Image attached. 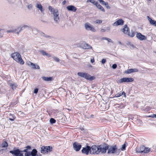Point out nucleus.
Returning a JSON list of instances; mask_svg holds the SVG:
<instances>
[{"label":"nucleus","instance_id":"nucleus-1","mask_svg":"<svg viewBox=\"0 0 156 156\" xmlns=\"http://www.w3.org/2000/svg\"><path fill=\"white\" fill-rule=\"evenodd\" d=\"M25 149L23 151L19 149H15L14 148L13 150L9 151V153L11 154L13 156H24L23 152H25L24 156H32L31 151H28L31 149V147L29 145L26 146Z\"/></svg>","mask_w":156,"mask_h":156},{"label":"nucleus","instance_id":"nucleus-2","mask_svg":"<svg viewBox=\"0 0 156 156\" xmlns=\"http://www.w3.org/2000/svg\"><path fill=\"white\" fill-rule=\"evenodd\" d=\"M106 149L104 148V145H94L90 147V154H98L100 153L102 154L106 153Z\"/></svg>","mask_w":156,"mask_h":156},{"label":"nucleus","instance_id":"nucleus-3","mask_svg":"<svg viewBox=\"0 0 156 156\" xmlns=\"http://www.w3.org/2000/svg\"><path fill=\"white\" fill-rule=\"evenodd\" d=\"M106 148V151L108 150L107 154H108L115 153L118 149L117 147L115 145L110 146L108 144H106L104 145V148Z\"/></svg>","mask_w":156,"mask_h":156},{"label":"nucleus","instance_id":"nucleus-4","mask_svg":"<svg viewBox=\"0 0 156 156\" xmlns=\"http://www.w3.org/2000/svg\"><path fill=\"white\" fill-rule=\"evenodd\" d=\"M12 57L17 62L23 65L24 62L21 58V55L18 52H15L11 54Z\"/></svg>","mask_w":156,"mask_h":156},{"label":"nucleus","instance_id":"nucleus-5","mask_svg":"<svg viewBox=\"0 0 156 156\" xmlns=\"http://www.w3.org/2000/svg\"><path fill=\"white\" fill-rule=\"evenodd\" d=\"M79 76L84 78L85 79L89 80H92L95 79L94 76H91L89 74L86 73L79 72L77 73Z\"/></svg>","mask_w":156,"mask_h":156},{"label":"nucleus","instance_id":"nucleus-6","mask_svg":"<svg viewBox=\"0 0 156 156\" xmlns=\"http://www.w3.org/2000/svg\"><path fill=\"white\" fill-rule=\"evenodd\" d=\"M41 153L46 154L51 152L52 150V147L51 146H43L41 148Z\"/></svg>","mask_w":156,"mask_h":156},{"label":"nucleus","instance_id":"nucleus-7","mask_svg":"<svg viewBox=\"0 0 156 156\" xmlns=\"http://www.w3.org/2000/svg\"><path fill=\"white\" fill-rule=\"evenodd\" d=\"M134 80V79L133 78L128 77V78H121L117 82L118 83H122L126 82H133Z\"/></svg>","mask_w":156,"mask_h":156},{"label":"nucleus","instance_id":"nucleus-8","mask_svg":"<svg viewBox=\"0 0 156 156\" xmlns=\"http://www.w3.org/2000/svg\"><path fill=\"white\" fill-rule=\"evenodd\" d=\"M84 26L85 29L88 31L90 30L93 32H95L96 31V30L94 27L88 23H86L85 24Z\"/></svg>","mask_w":156,"mask_h":156},{"label":"nucleus","instance_id":"nucleus-9","mask_svg":"<svg viewBox=\"0 0 156 156\" xmlns=\"http://www.w3.org/2000/svg\"><path fill=\"white\" fill-rule=\"evenodd\" d=\"M90 147L89 146H87L86 147H83L81 151L83 154L86 155H88L89 152L90 153Z\"/></svg>","mask_w":156,"mask_h":156},{"label":"nucleus","instance_id":"nucleus-10","mask_svg":"<svg viewBox=\"0 0 156 156\" xmlns=\"http://www.w3.org/2000/svg\"><path fill=\"white\" fill-rule=\"evenodd\" d=\"M74 149L76 151H80L81 148V145L78 142H75L73 144Z\"/></svg>","mask_w":156,"mask_h":156},{"label":"nucleus","instance_id":"nucleus-11","mask_svg":"<svg viewBox=\"0 0 156 156\" xmlns=\"http://www.w3.org/2000/svg\"><path fill=\"white\" fill-rule=\"evenodd\" d=\"M52 14L53 15V18L54 21L56 23H58L59 20L58 10L57 9H56L55 10V12L53 13Z\"/></svg>","mask_w":156,"mask_h":156},{"label":"nucleus","instance_id":"nucleus-12","mask_svg":"<svg viewBox=\"0 0 156 156\" xmlns=\"http://www.w3.org/2000/svg\"><path fill=\"white\" fill-rule=\"evenodd\" d=\"M27 64L28 66L31 67L32 69H40V67L38 65L30 62H27Z\"/></svg>","mask_w":156,"mask_h":156},{"label":"nucleus","instance_id":"nucleus-13","mask_svg":"<svg viewBox=\"0 0 156 156\" xmlns=\"http://www.w3.org/2000/svg\"><path fill=\"white\" fill-rule=\"evenodd\" d=\"M124 23V21L122 19H120L115 21L113 24V26H116L118 25H123Z\"/></svg>","mask_w":156,"mask_h":156},{"label":"nucleus","instance_id":"nucleus-14","mask_svg":"<svg viewBox=\"0 0 156 156\" xmlns=\"http://www.w3.org/2000/svg\"><path fill=\"white\" fill-rule=\"evenodd\" d=\"M136 37L138 39L141 41L144 40L146 39L145 36L142 35L140 33H138L137 34H136Z\"/></svg>","mask_w":156,"mask_h":156},{"label":"nucleus","instance_id":"nucleus-15","mask_svg":"<svg viewBox=\"0 0 156 156\" xmlns=\"http://www.w3.org/2000/svg\"><path fill=\"white\" fill-rule=\"evenodd\" d=\"M144 149H145V146H140L139 147H136V151L137 152L140 153H144Z\"/></svg>","mask_w":156,"mask_h":156},{"label":"nucleus","instance_id":"nucleus-16","mask_svg":"<svg viewBox=\"0 0 156 156\" xmlns=\"http://www.w3.org/2000/svg\"><path fill=\"white\" fill-rule=\"evenodd\" d=\"M9 84L13 90L16 89L18 86V85L16 83L11 81H9Z\"/></svg>","mask_w":156,"mask_h":156},{"label":"nucleus","instance_id":"nucleus-17","mask_svg":"<svg viewBox=\"0 0 156 156\" xmlns=\"http://www.w3.org/2000/svg\"><path fill=\"white\" fill-rule=\"evenodd\" d=\"M138 71V70L137 69H127L125 71V73L127 74H129L133 72H137Z\"/></svg>","mask_w":156,"mask_h":156},{"label":"nucleus","instance_id":"nucleus-18","mask_svg":"<svg viewBox=\"0 0 156 156\" xmlns=\"http://www.w3.org/2000/svg\"><path fill=\"white\" fill-rule=\"evenodd\" d=\"M122 31L125 34H128V33L129 31V28L127 27V25H125L124 26V27L122 29Z\"/></svg>","mask_w":156,"mask_h":156},{"label":"nucleus","instance_id":"nucleus-19","mask_svg":"<svg viewBox=\"0 0 156 156\" xmlns=\"http://www.w3.org/2000/svg\"><path fill=\"white\" fill-rule=\"evenodd\" d=\"M67 9L69 11H72L73 12H75L77 10V8L73 5L68 6L67 7Z\"/></svg>","mask_w":156,"mask_h":156},{"label":"nucleus","instance_id":"nucleus-20","mask_svg":"<svg viewBox=\"0 0 156 156\" xmlns=\"http://www.w3.org/2000/svg\"><path fill=\"white\" fill-rule=\"evenodd\" d=\"M36 7L37 8H38L39 10H40L41 13H43L44 12V9L42 5L40 3H37L36 4Z\"/></svg>","mask_w":156,"mask_h":156},{"label":"nucleus","instance_id":"nucleus-21","mask_svg":"<svg viewBox=\"0 0 156 156\" xmlns=\"http://www.w3.org/2000/svg\"><path fill=\"white\" fill-rule=\"evenodd\" d=\"M147 18L148 20L149 21L150 23L152 25L155 26L156 27V21L152 20L149 16H147Z\"/></svg>","mask_w":156,"mask_h":156},{"label":"nucleus","instance_id":"nucleus-22","mask_svg":"<svg viewBox=\"0 0 156 156\" xmlns=\"http://www.w3.org/2000/svg\"><path fill=\"white\" fill-rule=\"evenodd\" d=\"M32 156H38L37 151L36 149H33L31 151Z\"/></svg>","mask_w":156,"mask_h":156},{"label":"nucleus","instance_id":"nucleus-23","mask_svg":"<svg viewBox=\"0 0 156 156\" xmlns=\"http://www.w3.org/2000/svg\"><path fill=\"white\" fill-rule=\"evenodd\" d=\"M42 78L44 81H51L52 80V77H51L43 76L42 77Z\"/></svg>","mask_w":156,"mask_h":156},{"label":"nucleus","instance_id":"nucleus-24","mask_svg":"<svg viewBox=\"0 0 156 156\" xmlns=\"http://www.w3.org/2000/svg\"><path fill=\"white\" fill-rule=\"evenodd\" d=\"M9 119L11 121H13L16 118V117L14 114L9 113Z\"/></svg>","mask_w":156,"mask_h":156},{"label":"nucleus","instance_id":"nucleus-25","mask_svg":"<svg viewBox=\"0 0 156 156\" xmlns=\"http://www.w3.org/2000/svg\"><path fill=\"white\" fill-rule=\"evenodd\" d=\"M127 35L129 37H133L135 35V32L133 30H131V32H129L128 33Z\"/></svg>","mask_w":156,"mask_h":156},{"label":"nucleus","instance_id":"nucleus-26","mask_svg":"<svg viewBox=\"0 0 156 156\" xmlns=\"http://www.w3.org/2000/svg\"><path fill=\"white\" fill-rule=\"evenodd\" d=\"M1 145L2 147H8V144L6 141H4L2 143Z\"/></svg>","mask_w":156,"mask_h":156},{"label":"nucleus","instance_id":"nucleus-27","mask_svg":"<svg viewBox=\"0 0 156 156\" xmlns=\"http://www.w3.org/2000/svg\"><path fill=\"white\" fill-rule=\"evenodd\" d=\"M151 151V148L148 147H145V149H144V153L146 154L148 153Z\"/></svg>","mask_w":156,"mask_h":156},{"label":"nucleus","instance_id":"nucleus-28","mask_svg":"<svg viewBox=\"0 0 156 156\" xmlns=\"http://www.w3.org/2000/svg\"><path fill=\"white\" fill-rule=\"evenodd\" d=\"M96 6L98 8L100 9L101 11H102L103 12H104L105 11L104 8L101 5L98 3L97 4V5H96Z\"/></svg>","mask_w":156,"mask_h":156},{"label":"nucleus","instance_id":"nucleus-29","mask_svg":"<svg viewBox=\"0 0 156 156\" xmlns=\"http://www.w3.org/2000/svg\"><path fill=\"white\" fill-rule=\"evenodd\" d=\"M83 48L85 49H89L92 48L90 45L87 43H84V44Z\"/></svg>","mask_w":156,"mask_h":156},{"label":"nucleus","instance_id":"nucleus-30","mask_svg":"<svg viewBox=\"0 0 156 156\" xmlns=\"http://www.w3.org/2000/svg\"><path fill=\"white\" fill-rule=\"evenodd\" d=\"M48 9L49 11L51 12V14H53L54 12H55V10L56 9H55L51 6H50L48 7Z\"/></svg>","mask_w":156,"mask_h":156},{"label":"nucleus","instance_id":"nucleus-31","mask_svg":"<svg viewBox=\"0 0 156 156\" xmlns=\"http://www.w3.org/2000/svg\"><path fill=\"white\" fill-rule=\"evenodd\" d=\"M29 27L27 25H24L21 28H20V29L18 32H17V34H18L19 32H20L23 30L25 28Z\"/></svg>","mask_w":156,"mask_h":156},{"label":"nucleus","instance_id":"nucleus-32","mask_svg":"<svg viewBox=\"0 0 156 156\" xmlns=\"http://www.w3.org/2000/svg\"><path fill=\"white\" fill-rule=\"evenodd\" d=\"M49 121L51 124H53L56 122V121L54 119L51 118L50 119Z\"/></svg>","mask_w":156,"mask_h":156},{"label":"nucleus","instance_id":"nucleus-33","mask_svg":"<svg viewBox=\"0 0 156 156\" xmlns=\"http://www.w3.org/2000/svg\"><path fill=\"white\" fill-rule=\"evenodd\" d=\"M39 31V30L36 29H34L32 30L33 33L35 35L38 34Z\"/></svg>","mask_w":156,"mask_h":156},{"label":"nucleus","instance_id":"nucleus-34","mask_svg":"<svg viewBox=\"0 0 156 156\" xmlns=\"http://www.w3.org/2000/svg\"><path fill=\"white\" fill-rule=\"evenodd\" d=\"M126 142H125V143L122 145V147L121 148V150L122 151H124L126 150V145L125 143Z\"/></svg>","mask_w":156,"mask_h":156},{"label":"nucleus","instance_id":"nucleus-35","mask_svg":"<svg viewBox=\"0 0 156 156\" xmlns=\"http://www.w3.org/2000/svg\"><path fill=\"white\" fill-rule=\"evenodd\" d=\"M137 115H133V117L131 116V117L130 118L131 119L133 120H135L137 119Z\"/></svg>","mask_w":156,"mask_h":156},{"label":"nucleus","instance_id":"nucleus-36","mask_svg":"<svg viewBox=\"0 0 156 156\" xmlns=\"http://www.w3.org/2000/svg\"><path fill=\"white\" fill-rule=\"evenodd\" d=\"M121 92H119L115 94V95L113 97V98L119 97L121 96Z\"/></svg>","mask_w":156,"mask_h":156},{"label":"nucleus","instance_id":"nucleus-37","mask_svg":"<svg viewBox=\"0 0 156 156\" xmlns=\"http://www.w3.org/2000/svg\"><path fill=\"white\" fill-rule=\"evenodd\" d=\"M94 22L97 24L101 23L102 22V21L101 20H97L94 21Z\"/></svg>","mask_w":156,"mask_h":156},{"label":"nucleus","instance_id":"nucleus-38","mask_svg":"<svg viewBox=\"0 0 156 156\" xmlns=\"http://www.w3.org/2000/svg\"><path fill=\"white\" fill-rule=\"evenodd\" d=\"M39 51L41 52L42 54L44 56L46 55L47 54V53L45 51L43 50H40Z\"/></svg>","mask_w":156,"mask_h":156},{"label":"nucleus","instance_id":"nucleus-39","mask_svg":"<svg viewBox=\"0 0 156 156\" xmlns=\"http://www.w3.org/2000/svg\"><path fill=\"white\" fill-rule=\"evenodd\" d=\"M38 34L42 36H43L44 35V33L40 30H39V31L38 32Z\"/></svg>","mask_w":156,"mask_h":156},{"label":"nucleus","instance_id":"nucleus-40","mask_svg":"<svg viewBox=\"0 0 156 156\" xmlns=\"http://www.w3.org/2000/svg\"><path fill=\"white\" fill-rule=\"evenodd\" d=\"M3 35V30L0 29V37H2Z\"/></svg>","mask_w":156,"mask_h":156},{"label":"nucleus","instance_id":"nucleus-41","mask_svg":"<svg viewBox=\"0 0 156 156\" xmlns=\"http://www.w3.org/2000/svg\"><path fill=\"white\" fill-rule=\"evenodd\" d=\"M53 58L55 60V61L57 62H59L60 60L59 58H58L57 57L55 56H54Z\"/></svg>","mask_w":156,"mask_h":156},{"label":"nucleus","instance_id":"nucleus-42","mask_svg":"<svg viewBox=\"0 0 156 156\" xmlns=\"http://www.w3.org/2000/svg\"><path fill=\"white\" fill-rule=\"evenodd\" d=\"M16 30H9L7 31V32L8 33H15V32H16Z\"/></svg>","mask_w":156,"mask_h":156},{"label":"nucleus","instance_id":"nucleus-43","mask_svg":"<svg viewBox=\"0 0 156 156\" xmlns=\"http://www.w3.org/2000/svg\"><path fill=\"white\" fill-rule=\"evenodd\" d=\"M38 90V89L37 88H36L34 90V93L36 94L37 93Z\"/></svg>","mask_w":156,"mask_h":156},{"label":"nucleus","instance_id":"nucleus-44","mask_svg":"<svg viewBox=\"0 0 156 156\" xmlns=\"http://www.w3.org/2000/svg\"><path fill=\"white\" fill-rule=\"evenodd\" d=\"M117 65L116 64H114L112 65V67L113 69H115L117 68Z\"/></svg>","mask_w":156,"mask_h":156},{"label":"nucleus","instance_id":"nucleus-45","mask_svg":"<svg viewBox=\"0 0 156 156\" xmlns=\"http://www.w3.org/2000/svg\"><path fill=\"white\" fill-rule=\"evenodd\" d=\"M5 151V150L3 149H0V154H2Z\"/></svg>","mask_w":156,"mask_h":156},{"label":"nucleus","instance_id":"nucleus-46","mask_svg":"<svg viewBox=\"0 0 156 156\" xmlns=\"http://www.w3.org/2000/svg\"><path fill=\"white\" fill-rule=\"evenodd\" d=\"M94 5H95L96 6V5H97V4L98 3V2L97 1H95L94 0V1L92 3Z\"/></svg>","mask_w":156,"mask_h":156},{"label":"nucleus","instance_id":"nucleus-47","mask_svg":"<svg viewBox=\"0 0 156 156\" xmlns=\"http://www.w3.org/2000/svg\"><path fill=\"white\" fill-rule=\"evenodd\" d=\"M106 31L108 32L110 31V27H108L106 28Z\"/></svg>","mask_w":156,"mask_h":156},{"label":"nucleus","instance_id":"nucleus-48","mask_svg":"<svg viewBox=\"0 0 156 156\" xmlns=\"http://www.w3.org/2000/svg\"><path fill=\"white\" fill-rule=\"evenodd\" d=\"M102 4V5H104L105 4V3H106V2H105V1H104L103 0H101V1L100 2Z\"/></svg>","mask_w":156,"mask_h":156},{"label":"nucleus","instance_id":"nucleus-49","mask_svg":"<svg viewBox=\"0 0 156 156\" xmlns=\"http://www.w3.org/2000/svg\"><path fill=\"white\" fill-rule=\"evenodd\" d=\"M95 118L94 116L93 115H91L90 116V117L89 118H87V119H90V118H92V119H94Z\"/></svg>","mask_w":156,"mask_h":156},{"label":"nucleus","instance_id":"nucleus-50","mask_svg":"<svg viewBox=\"0 0 156 156\" xmlns=\"http://www.w3.org/2000/svg\"><path fill=\"white\" fill-rule=\"evenodd\" d=\"M105 5L107 8H110V7L109 6L108 3L107 2H106V3L105 4Z\"/></svg>","mask_w":156,"mask_h":156},{"label":"nucleus","instance_id":"nucleus-51","mask_svg":"<svg viewBox=\"0 0 156 156\" xmlns=\"http://www.w3.org/2000/svg\"><path fill=\"white\" fill-rule=\"evenodd\" d=\"M32 5L31 4H30L28 6V8L29 9H30L32 8Z\"/></svg>","mask_w":156,"mask_h":156},{"label":"nucleus","instance_id":"nucleus-52","mask_svg":"<svg viewBox=\"0 0 156 156\" xmlns=\"http://www.w3.org/2000/svg\"><path fill=\"white\" fill-rule=\"evenodd\" d=\"M106 62V59H103L101 61V63L102 64H104Z\"/></svg>","mask_w":156,"mask_h":156},{"label":"nucleus","instance_id":"nucleus-53","mask_svg":"<svg viewBox=\"0 0 156 156\" xmlns=\"http://www.w3.org/2000/svg\"><path fill=\"white\" fill-rule=\"evenodd\" d=\"M107 41H108L109 42H111V43H113V41H112L111 40V39H110V38H108V39H107Z\"/></svg>","mask_w":156,"mask_h":156},{"label":"nucleus","instance_id":"nucleus-54","mask_svg":"<svg viewBox=\"0 0 156 156\" xmlns=\"http://www.w3.org/2000/svg\"><path fill=\"white\" fill-rule=\"evenodd\" d=\"M121 94H122V95H123L124 97H126V93H125V92L123 91L122 92H121Z\"/></svg>","mask_w":156,"mask_h":156},{"label":"nucleus","instance_id":"nucleus-55","mask_svg":"<svg viewBox=\"0 0 156 156\" xmlns=\"http://www.w3.org/2000/svg\"><path fill=\"white\" fill-rule=\"evenodd\" d=\"M150 117H151L152 118H156V114H153L151 115V116H150Z\"/></svg>","mask_w":156,"mask_h":156},{"label":"nucleus","instance_id":"nucleus-56","mask_svg":"<svg viewBox=\"0 0 156 156\" xmlns=\"http://www.w3.org/2000/svg\"><path fill=\"white\" fill-rule=\"evenodd\" d=\"M101 31L102 32H106V29H101Z\"/></svg>","mask_w":156,"mask_h":156},{"label":"nucleus","instance_id":"nucleus-57","mask_svg":"<svg viewBox=\"0 0 156 156\" xmlns=\"http://www.w3.org/2000/svg\"><path fill=\"white\" fill-rule=\"evenodd\" d=\"M43 37H44L46 38H48V37H50L49 36L47 35H45V34H44V35Z\"/></svg>","mask_w":156,"mask_h":156},{"label":"nucleus","instance_id":"nucleus-58","mask_svg":"<svg viewBox=\"0 0 156 156\" xmlns=\"http://www.w3.org/2000/svg\"><path fill=\"white\" fill-rule=\"evenodd\" d=\"M46 56H47L48 57H51V55L50 54H48L47 53Z\"/></svg>","mask_w":156,"mask_h":156},{"label":"nucleus","instance_id":"nucleus-59","mask_svg":"<svg viewBox=\"0 0 156 156\" xmlns=\"http://www.w3.org/2000/svg\"><path fill=\"white\" fill-rule=\"evenodd\" d=\"M94 0H87V2H91V3H92V2L94 1Z\"/></svg>","mask_w":156,"mask_h":156},{"label":"nucleus","instance_id":"nucleus-60","mask_svg":"<svg viewBox=\"0 0 156 156\" xmlns=\"http://www.w3.org/2000/svg\"><path fill=\"white\" fill-rule=\"evenodd\" d=\"M91 62L92 63H93L94 62V58L92 59H91Z\"/></svg>","mask_w":156,"mask_h":156},{"label":"nucleus","instance_id":"nucleus-61","mask_svg":"<svg viewBox=\"0 0 156 156\" xmlns=\"http://www.w3.org/2000/svg\"><path fill=\"white\" fill-rule=\"evenodd\" d=\"M66 1L65 0V1H64L62 2V4L63 5H64L66 4Z\"/></svg>","mask_w":156,"mask_h":156},{"label":"nucleus","instance_id":"nucleus-62","mask_svg":"<svg viewBox=\"0 0 156 156\" xmlns=\"http://www.w3.org/2000/svg\"><path fill=\"white\" fill-rule=\"evenodd\" d=\"M108 38L106 37H104L102 38V39L103 40H107V39H108Z\"/></svg>","mask_w":156,"mask_h":156},{"label":"nucleus","instance_id":"nucleus-63","mask_svg":"<svg viewBox=\"0 0 156 156\" xmlns=\"http://www.w3.org/2000/svg\"><path fill=\"white\" fill-rule=\"evenodd\" d=\"M54 112H56L58 111L57 110H54Z\"/></svg>","mask_w":156,"mask_h":156},{"label":"nucleus","instance_id":"nucleus-64","mask_svg":"<svg viewBox=\"0 0 156 156\" xmlns=\"http://www.w3.org/2000/svg\"><path fill=\"white\" fill-rule=\"evenodd\" d=\"M138 121H139V122H142V121L140 120H139Z\"/></svg>","mask_w":156,"mask_h":156}]
</instances>
